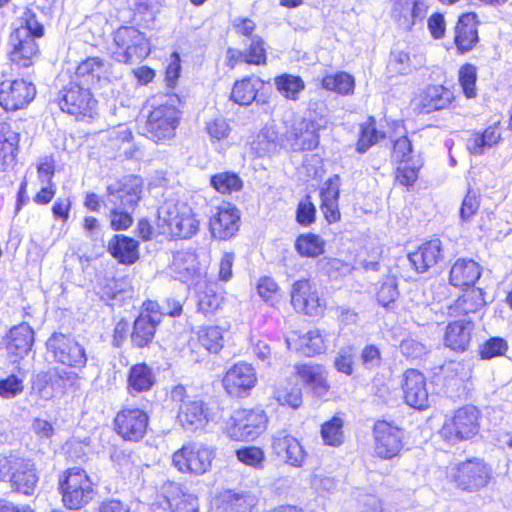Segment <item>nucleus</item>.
<instances>
[{"label":"nucleus","instance_id":"33","mask_svg":"<svg viewBox=\"0 0 512 512\" xmlns=\"http://www.w3.org/2000/svg\"><path fill=\"white\" fill-rule=\"evenodd\" d=\"M473 329L472 322L469 320H458L448 324L445 333V344L455 351H464L467 349Z\"/></svg>","mask_w":512,"mask_h":512},{"label":"nucleus","instance_id":"20","mask_svg":"<svg viewBox=\"0 0 512 512\" xmlns=\"http://www.w3.org/2000/svg\"><path fill=\"white\" fill-rule=\"evenodd\" d=\"M257 383L255 369L251 364L238 362L230 367L224 378L223 385L228 394L232 396H244Z\"/></svg>","mask_w":512,"mask_h":512},{"label":"nucleus","instance_id":"3","mask_svg":"<svg viewBox=\"0 0 512 512\" xmlns=\"http://www.w3.org/2000/svg\"><path fill=\"white\" fill-rule=\"evenodd\" d=\"M60 489L63 503L70 509H79L88 504L95 494L91 479L79 467L67 470L64 479L60 481Z\"/></svg>","mask_w":512,"mask_h":512},{"label":"nucleus","instance_id":"6","mask_svg":"<svg viewBox=\"0 0 512 512\" xmlns=\"http://www.w3.org/2000/svg\"><path fill=\"white\" fill-rule=\"evenodd\" d=\"M479 431V411L474 406L459 408L450 417H447L441 435L449 443L473 438Z\"/></svg>","mask_w":512,"mask_h":512},{"label":"nucleus","instance_id":"27","mask_svg":"<svg viewBox=\"0 0 512 512\" xmlns=\"http://www.w3.org/2000/svg\"><path fill=\"white\" fill-rule=\"evenodd\" d=\"M162 496L172 512H197L198 499L185 492L181 485L167 481L162 486Z\"/></svg>","mask_w":512,"mask_h":512},{"label":"nucleus","instance_id":"43","mask_svg":"<svg viewBox=\"0 0 512 512\" xmlns=\"http://www.w3.org/2000/svg\"><path fill=\"white\" fill-rule=\"evenodd\" d=\"M260 81L256 78H244L241 81H237L231 92V99L239 105L251 104L257 95Z\"/></svg>","mask_w":512,"mask_h":512},{"label":"nucleus","instance_id":"53","mask_svg":"<svg viewBox=\"0 0 512 512\" xmlns=\"http://www.w3.org/2000/svg\"><path fill=\"white\" fill-rule=\"evenodd\" d=\"M212 186L220 193L238 191L242 187V180L235 173L221 172L211 177Z\"/></svg>","mask_w":512,"mask_h":512},{"label":"nucleus","instance_id":"25","mask_svg":"<svg viewBox=\"0 0 512 512\" xmlns=\"http://www.w3.org/2000/svg\"><path fill=\"white\" fill-rule=\"evenodd\" d=\"M177 421L186 431L194 432L202 429L209 421V411L200 399H193L180 404L177 412Z\"/></svg>","mask_w":512,"mask_h":512},{"label":"nucleus","instance_id":"59","mask_svg":"<svg viewBox=\"0 0 512 512\" xmlns=\"http://www.w3.org/2000/svg\"><path fill=\"white\" fill-rule=\"evenodd\" d=\"M321 435L324 442L328 445L336 446L342 443V420L333 417L330 421L324 423L321 428Z\"/></svg>","mask_w":512,"mask_h":512},{"label":"nucleus","instance_id":"14","mask_svg":"<svg viewBox=\"0 0 512 512\" xmlns=\"http://www.w3.org/2000/svg\"><path fill=\"white\" fill-rule=\"evenodd\" d=\"M8 47L9 60L19 68L32 66L40 53L35 39L25 29H15L10 34Z\"/></svg>","mask_w":512,"mask_h":512},{"label":"nucleus","instance_id":"2","mask_svg":"<svg viewBox=\"0 0 512 512\" xmlns=\"http://www.w3.org/2000/svg\"><path fill=\"white\" fill-rule=\"evenodd\" d=\"M109 50L112 58L123 64L139 63L151 52L145 34L133 26H121L114 30Z\"/></svg>","mask_w":512,"mask_h":512},{"label":"nucleus","instance_id":"60","mask_svg":"<svg viewBox=\"0 0 512 512\" xmlns=\"http://www.w3.org/2000/svg\"><path fill=\"white\" fill-rule=\"evenodd\" d=\"M508 349L507 341L501 337H491L480 346V356L482 359H491L502 356Z\"/></svg>","mask_w":512,"mask_h":512},{"label":"nucleus","instance_id":"49","mask_svg":"<svg viewBox=\"0 0 512 512\" xmlns=\"http://www.w3.org/2000/svg\"><path fill=\"white\" fill-rule=\"evenodd\" d=\"M239 462L256 470H263L266 463V455L258 446H247L235 451Z\"/></svg>","mask_w":512,"mask_h":512},{"label":"nucleus","instance_id":"8","mask_svg":"<svg viewBox=\"0 0 512 512\" xmlns=\"http://www.w3.org/2000/svg\"><path fill=\"white\" fill-rule=\"evenodd\" d=\"M142 186L140 177L124 176L107 186L104 203L107 207L134 210L141 198Z\"/></svg>","mask_w":512,"mask_h":512},{"label":"nucleus","instance_id":"12","mask_svg":"<svg viewBox=\"0 0 512 512\" xmlns=\"http://www.w3.org/2000/svg\"><path fill=\"white\" fill-rule=\"evenodd\" d=\"M373 435L375 454L382 459L397 456L403 448L404 431L390 422L377 421Z\"/></svg>","mask_w":512,"mask_h":512},{"label":"nucleus","instance_id":"52","mask_svg":"<svg viewBox=\"0 0 512 512\" xmlns=\"http://www.w3.org/2000/svg\"><path fill=\"white\" fill-rule=\"evenodd\" d=\"M422 166L423 162L420 158L413 162L399 163L395 172L396 181L402 186H413Z\"/></svg>","mask_w":512,"mask_h":512},{"label":"nucleus","instance_id":"44","mask_svg":"<svg viewBox=\"0 0 512 512\" xmlns=\"http://www.w3.org/2000/svg\"><path fill=\"white\" fill-rule=\"evenodd\" d=\"M198 297V310L205 315L212 314L222 304V296L215 292L212 283L206 280V286L195 287Z\"/></svg>","mask_w":512,"mask_h":512},{"label":"nucleus","instance_id":"29","mask_svg":"<svg viewBox=\"0 0 512 512\" xmlns=\"http://www.w3.org/2000/svg\"><path fill=\"white\" fill-rule=\"evenodd\" d=\"M478 40L476 15L473 13L463 14L455 27L454 42L458 51L461 53L470 51Z\"/></svg>","mask_w":512,"mask_h":512},{"label":"nucleus","instance_id":"10","mask_svg":"<svg viewBox=\"0 0 512 512\" xmlns=\"http://www.w3.org/2000/svg\"><path fill=\"white\" fill-rule=\"evenodd\" d=\"M180 112L173 105H161L153 109L145 124L146 135L158 142L174 136Z\"/></svg>","mask_w":512,"mask_h":512},{"label":"nucleus","instance_id":"22","mask_svg":"<svg viewBox=\"0 0 512 512\" xmlns=\"http://www.w3.org/2000/svg\"><path fill=\"white\" fill-rule=\"evenodd\" d=\"M240 215L230 204L217 208L210 218V231L214 238L226 240L233 237L239 229Z\"/></svg>","mask_w":512,"mask_h":512},{"label":"nucleus","instance_id":"9","mask_svg":"<svg viewBox=\"0 0 512 512\" xmlns=\"http://www.w3.org/2000/svg\"><path fill=\"white\" fill-rule=\"evenodd\" d=\"M453 478L461 489L477 491L490 482L492 468L484 460L472 458L457 465Z\"/></svg>","mask_w":512,"mask_h":512},{"label":"nucleus","instance_id":"35","mask_svg":"<svg viewBox=\"0 0 512 512\" xmlns=\"http://www.w3.org/2000/svg\"><path fill=\"white\" fill-rule=\"evenodd\" d=\"M127 383L130 393L146 392L155 385L156 375L147 364L139 363L129 369Z\"/></svg>","mask_w":512,"mask_h":512},{"label":"nucleus","instance_id":"62","mask_svg":"<svg viewBox=\"0 0 512 512\" xmlns=\"http://www.w3.org/2000/svg\"><path fill=\"white\" fill-rule=\"evenodd\" d=\"M412 153V142L408 137H400L394 142L392 157L396 162L406 163L416 161L417 159L414 158Z\"/></svg>","mask_w":512,"mask_h":512},{"label":"nucleus","instance_id":"21","mask_svg":"<svg viewBox=\"0 0 512 512\" xmlns=\"http://www.w3.org/2000/svg\"><path fill=\"white\" fill-rule=\"evenodd\" d=\"M271 448L273 453L284 459V462L293 467H302L306 452L300 442L285 430L273 434Z\"/></svg>","mask_w":512,"mask_h":512},{"label":"nucleus","instance_id":"17","mask_svg":"<svg viewBox=\"0 0 512 512\" xmlns=\"http://www.w3.org/2000/svg\"><path fill=\"white\" fill-rule=\"evenodd\" d=\"M159 305L156 302L148 301L143 304V309L134 321L131 341L139 348L147 346L152 342L156 326L161 321Z\"/></svg>","mask_w":512,"mask_h":512},{"label":"nucleus","instance_id":"40","mask_svg":"<svg viewBox=\"0 0 512 512\" xmlns=\"http://www.w3.org/2000/svg\"><path fill=\"white\" fill-rule=\"evenodd\" d=\"M453 99V93L441 86L427 87L421 95V106L426 112H432L448 107Z\"/></svg>","mask_w":512,"mask_h":512},{"label":"nucleus","instance_id":"11","mask_svg":"<svg viewBox=\"0 0 512 512\" xmlns=\"http://www.w3.org/2000/svg\"><path fill=\"white\" fill-rule=\"evenodd\" d=\"M90 90L77 82L70 83L61 91L59 98L61 110L75 116L91 117L96 109L97 101Z\"/></svg>","mask_w":512,"mask_h":512},{"label":"nucleus","instance_id":"34","mask_svg":"<svg viewBox=\"0 0 512 512\" xmlns=\"http://www.w3.org/2000/svg\"><path fill=\"white\" fill-rule=\"evenodd\" d=\"M108 251L122 264H133L139 258L137 241L124 235H115L108 243Z\"/></svg>","mask_w":512,"mask_h":512},{"label":"nucleus","instance_id":"16","mask_svg":"<svg viewBox=\"0 0 512 512\" xmlns=\"http://www.w3.org/2000/svg\"><path fill=\"white\" fill-rule=\"evenodd\" d=\"M35 95L34 84L23 79L6 80L0 84V105L7 111L24 108Z\"/></svg>","mask_w":512,"mask_h":512},{"label":"nucleus","instance_id":"55","mask_svg":"<svg viewBox=\"0 0 512 512\" xmlns=\"http://www.w3.org/2000/svg\"><path fill=\"white\" fill-rule=\"evenodd\" d=\"M182 213V221L178 222V228H174L173 237L190 238L199 229V220L196 218L192 208H185Z\"/></svg>","mask_w":512,"mask_h":512},{"label":"nucleus","instance_id":"31","mask_svg":"<svg viewBox=\"0 0 512 512\" xmlns=\"http://www.w3.org/2000/svg\"><path fill=\"white\" fill-rule=\"evenodd\" d=\"M481 276V268L472 259H458L450 269L449 281L455 287L474 285Z\"/></svg>","mask_w":512,"mask_h":512},{"label":"nucleus","instance_id":"39","mask_svg":"<svg viewBox=\"0 0 512 512\" xmlns=\"http://www.w3.org/2000/svg\"><path fill=\"white\" fill-rule=\"evenodd\" d=\"M484 292L480 288H473L449 306V314L452 316L468 315L477 312L485 305Z\"/></svg>","mask_w":512,"mask_h":512},{"label":"nucleus","instance_id":"24","mask_svg":"<svg viewBox=\"0 0 512 512\" xmlns=\"http://www.w3.org/2000/svg\"><path fill=\"white\" fill-rule=\"evenodd\" d=\"M404 399L414 408L423 409L428 404V391L424 375L415 369H408L404 373L403 382Z\"/></svg>","mask_w":512,"mask_h":512},{"label":"nucleus","instance_id":"46","mask_svg":"<svg viewBox=\"0 0 512 512\" xmlns=\"http://www.w3.org/2000/svg\"><path fill=\"white\" fill-rule=\"evenodd\" d=\"M79 380L78 374L64 368H54L49 373L48 383L57 393L63 394L65 390L73 388Z\"/></svg>","mask_w":512,"mask_h":512},{"label":"nucleus","instance_id":"23","mask_svg":"<svg viewBox=\"0 0 512 512\" xmlns=\"http://www.w3.org/2000/svg\"><path fill=\"white\" fill-rule=\"evenodd\" d=\"M391 16L403 29H410L417 20H422L427 13L425 0H391Z\"/></svg>","mask_w":512,"mask_h":512},{"label":"nucleus","instance_id":"64","mask_svg":"<svg viewBox=\"0 0 512 512\" xmlns=\"http://www.w3.org/2000/svg\"><path fill=\"white\" fill-rule=\"evenodd\" d=\"M245 60L248 63L260 65L266 61L264 43L258 36L252 38L250 47L245 54Z\"/></svg>","mask_w":512,"mask_h":512},{"label":"nucleus","instance_id":"58","mask_svg":"<svg viewBox=\"0 0 512 512\" xmlns=\"http://www.w3.org/2000/svg\"><path fill=\"white\" fill-rule=\"evenodd\" d=\"M19 21L20 26L17 29H25L34 39L44 35V26L32 9L26 8L21 14Z\"/></svg>","mask_w":512,"mask_h":512},{"label":"nucleus","instance_id":"4","mask_svg":"<svg viewBox=\"0 0 512 512\" xmlns=\"http://www.w3.org/2000/svg\"><path fill=\"white\" fill-rule=\"evenodd\" d=\"M46 348L57 363L76 369L86 366L85 348L70 334L54 332L47 339Z\"/></svg>","mask_w":512,"mask_h":512},{"label":"nucleus","instance_id":"54","mask_svg":"<svg viewBox=\"0 0 512 512\" xmlns=\"http://www.w3.org/2000/svg\"><path fill=\"white\" fill-rule=\"evenodd\" d=\"M19 135L7 124H0V154L3 158L15 157L18 150Z\"/></svg>","mask_w":512,"mask_h":512},{"label":"nucleus","instance_id":"41","mask_svg":"<svg viewBox=\"0 0 512 512\" xmlns=\"http://www.w3.org/2000/svg\"><path fill=\"white\" fill-rule=\"evenodd\" d=\"M299 347L292 346L291 339H286V344L290 350H300L307 356H313L325 350L324 339L318 330L308 331L306 334L299 336Z\"/></svg>","mask_w":512,"mask_h":512},{"label":"nucleus","instance_id":"37","mask_svg":"<svg viewBox=\"0 0 512 512\" xmlns=\"http://www.w3.org/2000/svg\"><path fill=\"white\" fill-rule=\"evenodd\" d=\"M301 380L313 389L318 396H323L329 389L326 371L318 364H303L297 367Z\"/></svg>","mask_w":512,"mask_h":512},{"label":"nucleus","instance_id":"47","mask_svg":"<svg viewBox=\"0 0 512 512\" xmlns=\"http://www.w3.org/2000/svg\"><path fill=\"white\" fill-rule=\"evenodd\" d=\"M325 241L315 234H302L298 236L295 248L301 256L317 257L324 252Z\"/></svg>","mask_w":512,"mask_h":512},{"label":"nucleus","instance_id":"15","mask_svg":"<svg viewBox=\"0 0 512 512\" xmlns=\"http://www.w3.org/2000/svg\"><path fill=\"white\" fill-rule=\"evenodd\" d=\"M172 273L180 281L189 286H206V273L201 267L195 253L190 251H178L173 255L170 265Z\"/></svg>","mask_w":512,"mask_h":512},{"label":"nucleus","instance_id":"61","mask_svg":"<svg viewBox=\"0 0 512 512\" xmlns=\"http://www.w3.org/2000/svg\"><path fill=\"white\" fill-rule=\"evenodd\" d=\"M476 79V68L473 65L466 64L460 68L459 82L467 98H473L476 96Z\"/></svg>","mask_w":512,"mask_h":512},{"label":"nucleus","instance_id":"50","mask_svg":"<svg viewBox=\"0 0 512 512\" xmlns=\"http://www.w3.org/2000/svg\"><path fill=\"white\" fill-rule=\"evenodd\" d=\"M323 88L339 94H349L354 89V79L351 75L340 72L334 75H327L322 80Z\"/></svg>","mask_w":512,"mask_h":512},{"label":"nucleus","instance_id":"38","mask_svg":"<svg viewBox=\"0 0 512 512\" xmlns=\"http://www.w3.org/2000/svg\"><path fill=\"white\" fill-rule=\"evenodd\" d=\"M105 62L99 57L87 58L76 69V79L85 87L92 88L97 85L105 73Z\"/></svg>","mask_w":512,"mask_h":512},{"label":"nucleus","instance_id":"1","mask_svg":"<svg viewBox=\"0 0 512 512\" xmlns=\"http://www.w3.org/2000/svg\"><path fill=\"white\" fill-rule=\"evenodd\" d=\"M0 481L8 482L14 492L32 496L39 473L33 459L10 454L0 457Z\"/></svg>","mask_w":512,"mask_h":512},{"label":"nucleus","instance_id":"19","mask_svg":"<svg viewBox=\"0 0 512 512\" xmlns=\"http://www.w3.org/2000/svg\"><path fill=\"white\" fill-rule=\"evenodd\" d=\"M291 304L298 312L308 316H321L326 308L325 300L306 279L297 280L291 289Z\"/></svg>","mask_w":512,"mask_h":512},{"label":"nucleus","instance_id":"5","mask_svg":"<svg viewBox=\"0 0 512 512\" xmlns=\"http://www.w3.org/2000/svg\"><path fill=\"white\" fill-rule=\"evenodd\" d=\"M267 421V416L261 408L238 409L231 416L226 432L232 440L254 439L266 429Z\"/></svg>","mask_w":512,"mask_h":512},{"label":"nucleus","instance_id":"26","mask_svg":"<svg viewBox=\"0 0 512 512\" xmlns=\"http://www.w3.org/2000/svg\"><path fill=\"white\" fill-rule=\"evenodd\" d=\"M409 261L418 273H424L444 259L443 245L440 239L429 240L409 253Z\"/></svg>","mask_w":512,"mask_h":512},{"label":"nucleus","instance_id":"42","mask_svg":"<svg viewBox=\"0 0 512 512\" xmlns=\"http://www.w3.org/2000/svg\"><path fill=\"white\" fill-rule=\"evenodd\" d=\"M252 145L259 156H265L281 147L282 140L273 126H266L258 133Z\"/></svg>","mask_w":512,"mask_h":512},{"label":"nucleus","instance_id":"36","mask_svg":"<svg viewBox=\"0 0 512 512\" xmlns=\"http://www.w3.org/2000/svg\"><path fill=\"white\" fill-rule=\"evenodd\" d=\"M500 122L487 127L483 132H474L467 141V149L473 155H482L486 149L497 145L501 140Z\"/></svg>","mask_w":512,"mask_h":512},{"label":"nucleus","instance_id":"51","mask_svg":"<svg viewBox=\"0 0 512 512\" xmlns=\"http://www.w3.org/2000/svg\"><path fill=\"white\" fill-rule=\"evenodd\" d=\"M198 339L201 345L208 351L217 353L223 347V334L217 326H206L198 331Z\"/></svg>","mask_w":512,"mask_h":512},{"label":"nucleus","instance_id":"63","mask_svg":"<svg viewBox=\"0 0 512 512\" xmlns=\"http://www.w3.org/2000/svg\"><path fill=\"white\" fill-rule=\"evenodd\" d=\"M399 296L397 283L394 279L383 282L377 293V300L383 307H389Z\"/></svg>","mask_w":512,"mask_h":512},{"label":"nucleus","instance_id":"7","mask_svg":"<svg viewBox=\"0 0 512 512\" xmlns=\"http://www.w3.org/2000/svg\"><path fill=\"white\" fill-rule=\"evenodd\" d=\"M214 457L212 448L201 443H188L173 454L172 461L182 473L202 475L210 469Z\"/></svg>","mask_w":512,"mask_h":512},{"label":"nucleus","instance_id":"56","mask_svg":"<svg viewBox=\"0 0 512 512\" xmlns=\"http://www.w3.org/2000/svg\"><path fill=\"white\" fill-rule=\"evenodd\" d=\"M259 296L271 306L280 300V289L274 279L268 276L261 277L257 285Z\"/></svg>","mask_w":512,"mask_h":512},{"label":"nucleus","instance_id":"45","mask_svg":"<svg viewBox=\"0 0 512 512\" xmlns=\"http://www.w3.org/2000/svg\"><path fill=\"white\" fill-rule=\"evenodd\" d=\"M204 130L212 144L220 143L228 139L232 132V126L228 119L216 116L205 121Z\"/></svg>","mask_w":512,"mask_h":512},{"label":"nucleus","instance_id":"13","mask_svg":"<svg viewBox=\"0 0 512 512\" xmlns=\"http://www.w3.org/2000/svg\"><path fill=\"white\" fill-rule=\"evenodd\" d=\"M327 119H302L295 123L287 133L290 146L295 151L313 150L319 144V131L327 127Z\"/></svg>","mask_w":512,"mask_h":512},{"label":"nucleus","instance_id":"18","mask_svg":"<svg viewBox=\"0 0 512 512\" xmlns=\"http://www.w3.org/2000/svg\"><path fill=\"white\" fill-rule=\"evenodd\" d=\"M149 417L139 408H124L114 419L116 432L125 440L138 441L147 431Z\"/></svg>","mask_w":512,"mask_h":512},{"label":"nucleus","instance_id":"57","mask_svg":"<svg viewBox=\"0 0 512 512\" xmlns=\"http://www.w3.org/2000/svg\"><path fill=\"white\" fill-rule=\"evenodd\" d=\"M384 134L377 131L374 125V120H370L361 127V135L357 143V151L359 153L366 152L372 145L377 143Z\"/></svg>","mask_w":512,"mask_h":512},{"label":"nucleus","instance_id":"30","mask_svg":"<svg viewBox=\"0 0 512 512\" xmlns=\"http://www.w3.org/2000/svg\"><path fill=\"white\" fill-rule=\"evenodd\" d=\"M424 64V56L411 48H394L391 51L388 69L392 73L407 75Z\"/></svg>","mask_w":512,"mask_h":512},{"label":"nucleus","instance_id":"32","mask_svg":"<svg viewBox=\"0 0 512 512\" xmlns=\"http://www.w3.org/2000/svg\"><path fill=\"white\" fill-rule=\"evenodd\" d=\"M185 208H191L187 203L166 200L158 210V225L163 229V233L171 236L174 234V228H178V222L182 221V212Z\"/></svg>","mask_w":512,"mask_h":512},{"label":"nucleus","instance_id":"48","mask_svg":"<svg viewBox=\"0 0 512 512\" xmlns=\"http://www.w3.org/2000/svg\"><path fill=\"white\" fill-rule=\"evenodd\" d=\"M275 86L281 95L290 100H297L299 93L305 88L301 77L291 74H283L276 77Z\"/></svg>","mask_w":512,"mask_h":512},{"label":"nucleus","instance_id":"28","mask_svg":"<svg viewBox=\"0 0 512 512\" xmlns=\"http://www.w3.org/2000/svg\"><path fill=\"white\" fill-rule=\"evenodd\" d=\"M34 343V331L25 323L14 326L7 336L6 349L12 362L23 358L31 350Z\"/></svg>","mask_w":512,"mask_h":512}]
</instances>
